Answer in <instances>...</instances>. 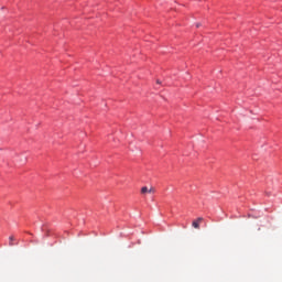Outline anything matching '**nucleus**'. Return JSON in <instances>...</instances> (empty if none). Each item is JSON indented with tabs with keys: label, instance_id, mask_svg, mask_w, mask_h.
Wrapping results in <instances>:
<instances>
[{
	"label": "nucleus",
	"instance_id": "1",
	"mask_svg": "<svg viewBox=\"0 0 282 282\" xmlns=\"http://www.w3.org/2000/svg\"><path fill=\"white\" fill-rule=\"evenodd\" d=\"M151 191H152V189H149V187H147V186H143V187L141 188L142 195H145V193H151Z\"/></svg>",
	"mask_w": 282,
	"mask_h": 282
},
{
	"label": "nucleus",
	"instance_id": "2",
	"mask_svg": "<svg viewBox=\"0 0 282 282\" xmlns=\"http://www.w3.org/2000/svg\"><path fill=\"white\" fill-rule=\"evenodd\" d=\"M14 236L9 237V246H14Z\"/></svg>",
	"mask_w": 282,
	"mask_h": 282
},
{
	"label": "nucleus",
	"instance_id": "3",
	"mask_svg": "<svg viewBox=\"0 0 282 282\" xmlns=\"http://www.w3.org/2000/svg\"><path fill=\"white\" fill-rule=\"evenodd\" d=\"M192 226L193 228H199V220H194Z\"/></svg>",
	"mask_w": 282,
	"mask_h": 282
},
{
	"label": "nucleus",
	"instance_id": "4",
	"mask_svg": "<svg viewBox=\"0 0 282 282\" xmlns=\"http://www.w3.org/2000/svg\"><path fill=\"white\" fill-rule=\"evenodd\" d=\"M156 83H158V85H161V84H162V82H160V79H158Z\"/></svg>",
	"mask_w": 282,
	"mask_h": 282
},
{
	"label": "nucleus",
	"instance_id": "5",
	"mask_svg": "<svg viewBox=\"0 0 282 282\" xmlns=\"http://www.w3.org/2000/svg\"><path fill=\"white\" fill-rule=\"evenodd\" d=\"M196 28H199V24H196Z\"/></svg>",
	"mask_w": 282,
	"mask_h": 282
}]
</instances>
